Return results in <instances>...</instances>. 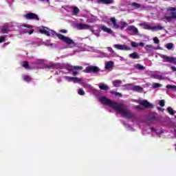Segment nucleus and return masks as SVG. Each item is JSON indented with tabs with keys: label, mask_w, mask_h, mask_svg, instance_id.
Masks as SVG:
<instances>
[{
	"label": "nucleus",
	"mask_w": 176,
	"mask_h": 176,
	"mask_svg": "<svg viewBox=\"0 0 176 176\" xmlns=\"http://www.w3.org/2000/svg\"><path fill=\"white\" fill-rule=\"evenodd\" d=\"M79 83L80 85H82L84 89H88L89 91L95 94L98 97L99 102H101L103 105H107V107L112 108V109L116 111V112L120 113L122 118H125L126 119H132L133 123H135V120H138L135 113L131 112V111L127 108V106L113 102L111 100V99L106 98L104 96H101L100 94V91L96 89V88L93 87L90 84L85 83L83 78H82V82Z\"/></svg>",
	"instance_id": "obj_1"
},
{
	"label": "nucleus",
	"mask_w": 176,
	"mask_h": 176,
	"mask_svg": "<svg viewBox=\"0 0 176 176\" xmlns=\"http://www.w3.org/2000/svg\"><path fill=\"white\" fill-rule=\"evenodd\" d=\"M148 120L147 121H140L138 123L143 135L151 134L153 137H160V135L163 134V129L162 128L149 127V126H151L149 122H151V120H156V116L153 114L150 115L148 116Z\"/></svg>",
	"instance_id": "obj_2"
},
{
	"label": "nucleus",
	"mask_w": 176,
	"mask_h": 176,
	"mask_svg": "<svg viewBox=\"0 0 176 176\" xmlns=\"http://www.w3.org/2000/svg\"><path fill=\"white\" fill-rule=\"evenodd\" d=\"M68 45H65L60 49H67V47H78V49L74 50V53H80V52H92L94 53H98L100 50L96 49L94 47L87 45L84 43H75L74 40L72 39V42L67 43Z\"/></svg>",
	"instance_id": "obj_3"
},
{
	"label": "nucleus",
	"mask_w": 176,
	"mask_h": 176,
	"mask_svg": "<svg viewBox=\"0 0 176 176\" xmlns=\"http://www.w3.org/2000/svg\"><path fill=\"white\" fill-rule=\"evenodd\" d=\"M45 69H60V74L62 75H69L72 74L71 65L65 63H55L52 65H45Z\"/></svg>",
	"instance_id": "obj_4"
},
{
	"label": "nucleus",
	"mask_w": 176,
	"mask_h": 176,
	"mask_svg": "<svg viewBox=\"0 0 176 176\" xmlns=\"http://www.w3.org/2000/svg\"><path fill=\"white\" fill-rule=\"evenodd\" d=\"M45 35L47 36H51L52 38H58L60 41H63L66 45L72 42V39L69 37H67L63 34L56 32L54 30L45 27Z\"/></svg>",
	"instance_id": "obj_5"
},
{
	"label": "nucleus",
	"mask_w": 176,
	"mask_h": 176,
	"mask_svg": "<svg viewBox=\"0 0 176 176\" xmlns=\"http://www.w3.org/2000/svg\"><path fill=\"white\" fill-rule=\"evenodd\" d=\"M140 26L142 27L144 30H148L150 31H153V32L156 31H160L164 28L161 25L153 26L152 25L147 23H140Z\"/></svg>",
	"instance_id": "obj_6"
},
{
	"label": "nucleus",
	"mask_w": 176,
	"mask_h": 176,
	"mask_svg": "<svg viewBox=\"0 0 176 176\" xmlns=\"http://www.w3.org/2000/svg\"><path fill=\"white\" fill-rule=\"evenodd\" d=\"M84 72H85V74H94L96 76H98L100 72H104V71L99 69L97 66L90 65L85 68Z\"/></svg>",
	"instance_id": "obj_7"
},
{
	"label": "nucleus",
	"mask_w": 176,
	"mask_h": 176,
	"mask_svg": "<svg viewBox=\"0 0 176 176\" xmlns=\"http://www.w3.org/2000/svg\"><path fill=\"white\" fill-rule=\"evenodd\" d=\"M168 10H169L172 14L171 16H165L163 18L164 21H173V19H176V8H173L170 7L168 9Z\"/></svg>",
	"instance_id": "obj_8"
},
{
	"label": "nucleus",
	"mask_w": 176,
	"mask_h": 176,
	"mask_svg": "<svg viewBox=\"0 0 176 176\" xmlns=\"http://www.w3.org/2000/svg\"><path fill=\"white\" fill-rule=\"evenodd\" d=\"M151 78H153L154 79H158V80H166L167 77L164 76V74L161 72H155L151 74Z\"/></svg>",
	"instance_id": "obj_9"
},
{
	"label": "nucleus",
	"mask_w": 176,
	"mask_h": 176,
	"mask_svg": "<svg viewBox=\"0 0 176 176\" xmlns=\"http://www.w3.org/2000/svg\"><path fill=\"white\" fill-rule=\"evenodd\" d=\"M73 27L74 28H76V30H78L80 31L83 30H89L90 28V25L87 24H83V23H76V22L73 23Z\"/></svg>",
	"instance_id": "obj_10"
},
{
	"label": "nucleus",
	"mask_w": 176,
	"mask_h": 176,
	"mask_svg": "<svg viewBox=\"0 0 176 176\" xmlns=\"http://www.w3.org/2000/svg\"><path fill=\"white\" fill-rule=\"evenodd\" d=\"M161 58H163L164 63H170V64H174L176 65V57H170L167 55H160Z\"/></svg>",
	"instance_id": "obj_11"
},
{
	"label": "nucleus",
	"mask_w": 176,
	"mask_h": 176,
	"mask_svg": "<svg viewBox=\"0 0 176 176\" xmlns=\"http://www.w3.org/2000/svg\"><path fill=\"white\" fill-rule=\"evenodd\" d=\"M107 23L109 25L112 26V28H114L115 30H119V21H118V20H116L115 17L110 18L109 19H108Z\"/></svg>",
	"instance_id": "obj_12"
},
{
	"label": "nucleus",
	"mask_w": 176,
	"mask_h": 176,
	"mask_svg": "<svg viewBox=\"0 0 176 176\" xmlns=\"http://www.w3.org/2000/svg\"><path fill=\"white\" fill-rule=\"evenodd\" d=\"M113 47L114 49H116V50H123L124 52H129L131 50L130 46L124 44H114Z\"/></svg>",
	"instance_id": "obj_13"
},
{
	"label": "nucleus",
	"mask_w": 176,
	"mask_h": 176,
	"mask_svg": "<svg viewBox=\"0 0 176 176\" xmlns=\"http://www.w3.org/2000/svg\"><path fill=\"white\" fill-rule=\"evenodd\" d=\"M127 30L129 31V34L133 36H138L140 35V32L138 31V28H135L134 25H129L127 28Z\"/></svg>",
	"instance_id": "obj_14"
},
{
	"label": "nucleus",
	"mask_w": 176,
	"mask_h": 176,
	"mask_svg": "<svg viewBox=\"0 0 176 176\" xmlns=\"http://www.w3.org/2000/svg\"><path fill=\"white\" fill-rule=\"evenodd\" d=\"M22 27H24L25 28H30V30H29L28 29H23L22 30V32H23V34H28V35H32V34H34V26L31 25H28V24H23L22 25Z\"/></svg>",
	"instance_id": "obj_15"
},
{
	"label": "nucleus",
	"mask_w": 176,
	"mask_h": 176,
	"mask_svg": "<svg viewBox=\"0 0 176 176\" xmlns=\"http://www.w3.org/2000/svg\"><path fill=\"white\" fill-rule=\"evenodd\" d=\"M63 78L67 80V82H73V83H82V78L78 77H71V76H63Z\"/></svg>",
	"instance_id": "obj_16"
},
{
	"label": "nucleus",
	"mask_w": 176,
	"mask_h": 176,
	"mask_svg": "<svg viewBox=\"0 0 176 176\" xmlns=\"http://www.w3.org/2000/svg\"><path fill=\"white\" fill-rule=\"evenodd\" d=\"M26 20H39V17L35 13H28L24 15Z\"/></svg>",
	"instance_id": "obj_17"
},
{
	"label": "nucleus",
	"mask_w": 176,
	"mask_h": 176,
	"mask_svg": "<svg viewBox=\"0 0 176 176\" xmlns=\"http://www.w3.org/2000/svg\"><path fill=\"white\" fill-rule=\"evenodd\" d=\"M138 102L145 108H153V104L149 103L146 100H139Z\"/></svg>",
	"instance_id": "obj_18"
},
{
	"label": "nucleus",
	"mask_w": 176,
	"mask_h": 176,
	"mask_svg": "<svg viewBox=\"0 0 176 176\" xmlns=\"http://www.w3.org/2000/svg\"><path fill=\"white\" fill-rule=\"evenodd\" d=\"M144 49L145 50H146V52H153V50H162V47H160V46L155 47L152 45H147L145 46Z\"/></svg>",
	"instance_id": "obj_19"
},
{
	"label": "nucleus",
	"mask_w": 176,
	"mask_h": 176,
	"mask_svg": "<svg viewBox=\"0 0 176 176\" xmlns=\"http://www.w3.org/2000/svg\"><path fill=\"white\" fill-rule=\"evenodd\" d=\"M101 30L103 31V32H107V34H109L110 35H112L113 36H115V34H113V31L111 30V28H107V26H101Z\"/></svg>",
	"instance_id": "obj_20"
},
{
	"label": "nucleus",
	"mask_w": 176,
	"mask_h": 176,
	"mask_svg": "<svg viewBox=\"0 0 176 176\" xmlns=\"http://www.w3.org/2000/svg\"><path fill=\"white\" fill-rule=\"evenodd\" d=\"M118 30H124V28H126V27H127L128 23L124 22L123 20H121L120 21H118Z\"/></svg>",
	"instance_id": "obj_21"
},
{
	"label": "nucleus",
	"mask_w": 176,
	"mask_h": 176,
	"mask_svg": "<svg viewBox=\"0 0 176 176\" xmlns=\"http://www.w3.org/2000/svg\"><path fill=\"white\" fill-rule=\"evenodd\" d=\"M115 65V62L109 60L105 63L104 68L105 69H111Z\"/></svg>",
	"instance_id": "obj_22"
},
{
	"label": "nucleus",
	"mask_w": 176,
	"mask_h": 176,
	"mask_svg": "<svg viewBox=\"0 0 176 176\" xmlns=\"http://www.w3.org/2000/svg\"><path fill=\"white\" fill-rule=\"evenodd\" d=\"M69 9H70L71 12H72V14L74 16H76V14H78V13H79V8L78 7L70 6Z\"/></svg>",
	"instance_id": "obj_23"
},
{
	"label": "nucleus",
	"mask_w": 176,
	"mask_h": 176,
	"mask_svg": "<svg viewBox=\"0 0 176 176\" xmlns=\"http://www.w3.org/2000/svg\"><path fill=\"white\" fill-rule=\"evenodd\" d=\"M131 46H132V47H138V46H145V43H138L135 41H131Z\"/></svg>",
	"instance_id": "obj_24"
},
{
	"label": "nucleus",
	"mask_w": 176,
	"mask_h": 176,
	"mask_svg": "<svg viewBox=\"0 0 176 176\" xmlns=\"http://www.w3.org/2000/svg\"><path fill=\"white\" fill-rule=\"evenodd\" d=\"M129 57L131 58H133V60H138L140 58V54H138V52H133L132 54H130L129 55Z\"/></svg>",
	"instance_id": "obj_25"
},
{
	"label": "nucleus",
	"mask_w": 176,
	"mask_h": 176,
	"mask_svg": "<svg viewBox=\"0 0 176 176\" xmlns=\"http://www.w3.org/2000/svg\"><path fill=\"white\" fill-rule=\"evenodd\" d=\"M98 87L100 90H104L105 91L109 90V87H108L107 84L100 83L98 85Z\"/></svg>",
	"instance_id": "obj_26"
},
{
	"label": "nucleus",
	"mask_w": 176,
	"mask_h": 176,
	"mask_svg": "<svg viewBox=\"0 0 176 176\" xmlns=\"http://www.w3.org/2000/svg\"><path fill=\"white\" fill-rule=\"evenodd\" d=\"M90 31L92 32V35H95L96 38H100V33L101 32L100 30L90 29Z\"/></svg>",
	"instance_id": "obj_27"
},
{
	"label": "nucleus",
	"mask_w": 176,
	"mask_h": 176,
	"mask_svg": "<svg viewBox=\"0 0 176 176\" xmlns=\"http://www.w3.org/2000/svg\"><path fill=\"white\" fill-rule=\"evenodd\" d=\"M96 53H99L100 55L98 56V57H100V58H108V57H109V54L103 52L102 51H100L98 52H96Z\"/></svg>",
	"instance_id": "obj_28"
},
{
	"label": "nucleus",
	"mask_w": 176,
	"mask_h": 176,
	"mask_svg": "<svg viewBox=\"0 0 176 176\" xmlns=\"http://www.w3.org/2000/svg\"><path fill=\"white\" fill-rule=\"evenodd\" d=\"M143 90L144 88L138 85H134L133 87V91H137L138 93H142Z\"/></svg>",
	"instance_id": "obj_29"
},
{
	"label": "nucleus",
	"mask_w": 176,
	"mask_h": 176,
	"mask_svg": "<svg viewBox=\"0 0 176 176\" xmlns=\"http://www.w3.org/2000/svg\"><path fill=\"white\" fill-rule=\"evenodd\" d=\"M22 67L25 68V69H32V67L30 66V64L28 63V61L24 60L22 64Z\"/></svg>",
	"instance_id": "obj_30"
},
{
	"label": "nucleus",
	"mask_w": 176,
	"mask_h": 176,
	"mask_svg": "<svg viewBox=\"0 0 176 176\" xmlns=\"http://www.w3.org/2000/svg\"><path fill=\"white\" fill-rule=\"evenodd\" d=\"M114 87H119L122 85V82L120 80H116L112 82Z\"/></svg>",
	"instance_id": "obj_31"
},
{
	"label": "nucleus",
	"mask_w": 176,
	"mask_h": 176,
	"mask_svg": "<svg viewBox=\"0 0 176 176\" xmlns=\"http://www.w3.org/2000/svg\"><path fill=\"white\" fill-rule=\"evenodd\" d=\"M124 87L126 89V90H134V85L133 84H126L125 85H124Z\"/></svg>",
	"instance_id": "obj_32"
},
{
	"label": "nucleus",
	"mask_w": 176,
	"mask_h": 176,
	"mask_svg": "<svg viewBox=\"0 0 176 176\" xmlns=\"http://www.w3.org/2000/svg\"><path fill=\"white\" fill-rule=\"evenodd\" d=\"M166 111L167 112L171 115L172 116H174V115H175V111H174V109H173V108L168 107L167 109H166Z\"/></svg>",
	"instance_id": "obj_33"
},
{
	"label": "nucleus",
	"mask_w": 176,
	"mask_h": 176,
	"mask_svg": "<svg viewBox=\"0 0 176 176\" xmlns=\"http://www.w3.org/2000/svg\"><path fill=\"white\" fill-rule=\"evenodd\" d=\"M45 45L47 46L48 47H51V49H53L54 47H57V46H58L56 44H54L52 43H47V41L45 43Z\"/></svg>",
	"instance_id": "obj_34"
},
{
	"label": "nucleus",
	"mask_w": 176,
	"mask_h": 176,
	"mask_svg": "<svg viewBox=\"0 0 176 176\" xmlns=\"http://www.w3.org/2000/svg\"><path fill=\"white\" fill-rule=\"evenodd\" d=\"M135 68L136 69H139V71H142V70L145 69V67L142 66V65H141V64L135 65Z\"/></svg>",
	"instance_id": "obj_35"
},
{
	"label": "nucleus",
	"mask_w": 176,
	"mask_h": 176,
	"mask_svg": "<svg viewBox=\"0 0 176 176\" xmlns=\"http://www.w3.org/2000/svg\"><path fill=\"white\" fill-rule=\"evenodd\" d=\"M23 79L25 82H31L32 80V78L30 76H23Z\"/></svg>",
	"instance_id": "obj_36"
},
{
	"label": "nucleus",
	"mask_w": 176,
	"mask_h": 176,
	"mask_svg": "<svg viewBox=\"0 0 176 176\" xmlns=\"http://www.w3.org/2000/svg\"><path fill=\"white\" fill-rule=\"evenodd\" d=\"M77 93L79 96H85L86 94V93L85 92V91L82 88L78 89L77 90Z\"/></svg>",
	"instance_id": "obj_37"
},
{
	"label": "nucleus",
	"mask_w": 176,
	"mask_h": 176,
	"mask_svg": "<svg viewBox=\"0 0 176 176\" xmlns=\"http://www.w3.org/2000/svg\"><path fill=\"white\" fill-rule=\"evenodd\" d=\"M100 2L105 3L106 5H109L113 3V0H101Z\"/></svg>",
	"instance_id": "obj_38"
},
{
	"label": "nucleus",
	"mask_w": 176,
	"mask_h": 176,
	"mask_svg": "<svg viewBox=\"0 0 176 176\" xmlns=\"http://www.w3.org/2000/svg\"><path fill=\"white\" fill-rule=\"evenodd\" d=\"M166 89L168 90H176V85H166Z\"/></svg>",
	"instance_id": "obj_39"
},
{
	"label": "nucleus",
	"mask_w": 176,
	"mask_h": 176,
	"mask_svg": "<svg viewBox=\"0 0 176 176\" xmlns=\"http://www.w3.org/2000/svg\"><path fill=\"white\" fill-rule=\"evenodd\" d=\"M131 6H132L133 8H135V9H139V8H141V4H138L137 3H132Z\"/></svg>",
	"instance_id": "obj_40"
},
{
	"label": "nucleus",
	"mask_w": 176,
	"mask_h": 176,
	"mask_svg": "<svg viewBox=\"0 0 176 176\" xmlns=\"http://www.w3.org/2000/svg\"><path fill=\"white\" fill-rule=\"evenodd\" d=\"M166 49H168V50H171V49L174 47V44H173L172 43H169L166 44Z\"/></svg>",
	"instance_id": "obj_41"
},
{
	"label": "nucleus",
	"mask_w": 176,
	"mask_h": 176,
	"mask_svg": "<svg viewBox=\"0 0 176 176\" xmlns=\"http://www.w3.org/2000/svg\"><path fill=\"white\" fill-rule=\"evenodd\" d=\"M1 32L3 34H8L9 32V28L8 27H4L1 29Z\"/></svg>",
	"instance_id": "obj_42"
},
{
	"label": "nucleus",
	"mask_w": 176,
	"mask_h": 176,
	"mask_svg": "<svg viewBox=\"0 0 176 176\" xmlns=\"http://www.w3.org/2000/svg\"><path fill=\"white\" fill-rule=\"evenodd\" d=\"M124 126L126 127V130H129V131H134V128H133L131 126L124 124Z\"/></svg>",
	"instance_id": "obj_43"
},
{
	"label": "nucleus",
	"mask_w": 176,
	"mask_h": 176,
	"mask_svg": "<svg viewBox=\"0 0 176 176\" xmlns=\"http://www.w3.org/2000/svg\"><path fill=\"white\" fill-rule=\"evenodd\" d=\"M153 89H157V87H162V85L159 84L157 82H154L153 84Z\"/></svg>",
	"instance_id": "obj_44"
},
{
	"label": "nucleus",
	"mask_w": 176,
	"mask_h": 176,
	"mask_svg": "<svg viewBox=\"0 0 176 176\" xmlns=\"http://www.w3.org/2000/svg\"><path fill=\"white\" fill-rule=\"evenodd\" d=\"M111 94H113L114 96H116V97H122V94L119 92L111 91Z\"/></svg>",
	"instance_id": "obj_45"
},
{
	"label": "nucleus",
	"mask_w": 176,
	"mask_h": 176,
	"mask_svg": "<svg viewBox=\"0 0 176 176\" xmlns=\"http://www.w3.org/2000/svg\"><path fill=\"white\" fill-rule=\"evenodd\" d=\"M153 41L154 43H156L157 45H158V43H160V41L159 40V38H157V37L153 38Z\"/></svg>",
	"instance_id": "obj_46"
},
{
	"label": "nucleus",
	"mask_w": 176,
	"mask_h": 176,
	"mask_svg": "<svg viewBox=\"0 0 176 176\" xmlns=\"http://www.w3.org/2000/svg\"><path fill=\"white\" fill-rule=\"evenodd\" d=\"M74 69H76L77 71H80L83 69L82 66H74Z\"/></svg>",
	"instance_id": "obj_47"
},
{
	"label": "nucleus",
	"mask_w": 176,
	"mask_h": 176,
	"mask_svg": "<svg viewBox=\"0 0 176 176\" xmlns=\"http://www.w3.org/2000/svg\"><path fill=\"white\" fill-rule=\"evenodd\" d=\"M111 57H119V54H118L115 51L111 53Z\"/></svg>",
	"instance_id": "obj_48"
},
{
	"label": "nucleus",
	"mask_w": 176,
	"mask_h": 176,
	"mask_svg": "<svg viewBox=\"0 0 176 176\" xmlns=\"http://www.w3.org/2000/svg\"><path fill=\"white\" fill-rule=\"evenodd\" d=\"M169 67L173 72H176V67L175 66L169 65Z\"/></svg>",
	"instance_id": "obj_49"
},
{
	"label": "nucleus",
	"mask_w": 176,
	"mask_h": 176,
	"mask_svg": "<svg viewBox=\"0 0 176 176\" xmlns=\"http://www.w3.org/2000/svg\"><path fill=\"white\" fill-rule=\"evenodd\" d=\"M45 63V60L43 59L38 60L36 62V64H43Z\"/></svg>",
	"instance_id": "obj_50"
},
{
	"label": "nucleus",
	"mask_w": 176,
	"mask_h": 176,
	"mask_svg": "<svg viewBox=\"0 0 176 176\" xmlns=\"http://www.w3.org/2000/svg\"><path fill=\"white\" fill-rule=\"evenodd\" d=\"M135 109H140V111H144V107L141 106H135Z\"/></svg>",
	"instance_id": "obj_51"
},
{
	"label": "nucleus",
	"mask_w": 176,
	"mask_h": 176,
	"mask_svg": "<svg viewBox=\"0 0 176 176\" xmlns=\"http://www.w3.org/2000/svg\"><path fill=\"white\" fill-rule=\"evenodd\" d=\"M108 52H109L111 54L113 53L114 51H113V49H112V47H107Z\"/></svg>",
	"instance_id": "obj_52"
},
{
	"label": "nucleus",
	"mask_w": 176,
	"mask_h": 176,
	"mask_svg": "<svg viewBox=\"0 0 176 176\" xmlns=\"http://www.w3.org/2000/svg\"><path fill=\"white\" fill-rule=\"evenodd\" d=\"M69 75H72L73 76H76V75H78V72H72V73L69 74Z\"/></svg>",
	"instance_id": "obj_53"
},
{
	"label": "nucleus",
	"mask_w": 176,
	"mask_h": 176,
	"mask_svg": "<svg viewBox=\"0 0 176 176\" xmlns=\"http://www.w3.org/2000/svg\"><path fill=\"white\" fill-rule=\"evenodd\" d=\"M5 37L0 36V43H3V42H5Z\"/></svg>",
	"instance_id": "obj_54"
},
{
	"label": "nucleus",
	"mask_w": 176,
	"mask_h": 176,
	"mask_svg": "<svg viewBox=\"0 0 176 176\" xmlns=\"http://www.w3.org/2000/svg\"><path fill=\"white\" fill-rule=\"evenodd\" d=\"M160 107H164V100H160Z\"/></svg>",
	"instance_id": "obj_55"
},
{
	"label": "nucleus",
	"mask_w": 176,
	"mask_h": 176,
	"mask_svg": "<svg viewBox=\"0 0 176 176\" xmlns=\"http://www.w3.org/2000/svg\"><path fill=\"white\" fill-rule=\"evenodd\" d=\"M60 32H62V34H67L68 32V31L67 30H60Z\"/></svg>",
	"instance_id": "obj_56"
},
{
	"label": "nucleus",
	"mask_w": 176,
	"mask_h": 176,
	"mask_svg": "<svg viewBox=\"0 0 176 176\" xmlns=\"http://www.w3.org/2000/svg\"><path fill=\"white\" fill-rule=\"evenodd\" d=\"M56 82L58 83H61V82H63V79H61V78H58L56 79Z\"/></svg>",
	"instance_id": "obj_57"
},
{
	"label": "nucleus",
	"mask_w": 176,
	"mask_h": 176,
	"mask_svg": "<svg viewBox=\"0 0 176 176\" xmlns=\"http://www.w3.org/2000/svg\"><path fill=\"white\" fill-rule=\"evenodd\" d=\"M118 57V58H120V61H124V58H123V56H119Z\"/></svg>",
	"instance_id": "obj_58"
},
{
	"label": "nucleus",
	"mask_w": 176,
	"mask_h": 176,
	"mask_svg": "<svg viewBox=\"0 0 176 176\" xmlns=\"http://www.w3.org/2000/svg\"><path fill=\"white\" fill-rule=\"evenodd\" d=\"M88 23H94V19H87Z\"/></svg>",
	"instance_id": "obj_59"
},
{
	"label": "nucleus",
	"mask_w": 176,
	"mask_h": 176,
	"mask_svg": "<svg viewBox=\"0 0 176 176\" xmlns=\"http://www.w3.org/2000/svg\"><path fill=\"white\" fill-rule=\"evenodd\" d=\"M39 32H41V34H45V30H40Z\"/></svg>",
	"instance_id": "obj_60"
},
{
	"label": "nucleus",
	"mask_w": 176,
	"mask_h": 176,
	"mask_svg": "<svg viewBox=\"0 0 176 176\" xmlns=\"http://www.w3.org/2000/svg\"><path fill=\"white\" fill-rule=\"evenodd\" d=\"M62 74V73H60V71H59V72H56V73H55V75H61Z\"/></svg>",
	"instance_id": "obj_61"
},
{
	"label": "nucleus",
	"mask_w": 176,
	"mask_h": 176,
	"mask_svg": "<svg viewBox=\"0 0 176 176\" xmlns=\"http://www.w3.org/2000/svg\"><path fill=\"white\" fill-rule=\"evenodd\" d=\"M129 21V24H133V23H134V20H131V21Z\"/></svg>",
	"instance_id": "obj_62"
},
{
	"label": "nucleus",
	"mask_w": 176,
	"mask_h": 176,
	"mask_svg": "<svg viewBox=\"0 0 176 176\" xmlns=\"http://www.w3.org/2000/svg\"><path fill=\"white\" fill-rule=\"evenodd\" d=\"M47 3H49V0H45Z\"/></svg>",
	"instance_id": "obj_63"
},
{
	"label": "nucleus",
	"mask_w": 176,
	"mask_h": 176,
	"mask_svg": "<svg viewBox=\"0 0 176 176\" xmlns=\"http://www.w3.org/2000/svg\"><path fill=\"white\" fill-rule=\"evenodd\" d=\"M175 151H176V143H175Z\"/></svg>",
	"instance_id": "obj_64"
}]
</instances>
